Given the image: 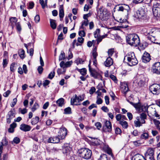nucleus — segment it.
I'll return each instance as SVG.
<instances>
[{"instance_id": "e2e57ef3", "label": "nucleus", "mask_w": 160, "mask_h": 160, "mask_svg": "<svg viewBox=\"0 0 160 160\" xmlns=\"http://www.w3.org/2000/svg\"><path fill=\"white\" fill-rule=\"evenodd\" d=\"M95 126H96L97 129L99 130L102 127V124L100 122H97L95 124Z\"/></svg>"}, {"instance_id": "864d4df0", "label": "nucleus", "mask_w": 160, "mask_h": 160, "mask_svg": "<svg viewBox=\"0 0 160 160\" xmlns=\"http://www.w3.org/2000/svg\"><path fill=\"white\" fill-rule=\"evenodd\" d=\"M109 57H110L113 54L114 52V50L112 49H111L108 50V52Z\"/></svg>"}, {"instance_id": "69168bd1", "label": "nucleus", "mask_w": 160, "mask_h": 160, "mask_svg": "<svg viewBox=\"0 0 160 160\" xmlns=\"http://www.w3.org/2000/svg\"><path fill=\"white\" fill-rule=\"evenodd\" d=\"M79 35L81 37H84L85 35V33L83 30H81L79 31Z\"/></svg>"}, {"instance_id": "f8f14e48", "label": "nucleus", "mask_w": 160, "mask_h": 160, "mask_svg": "<svg viewBox=\"0 0 160 160\" xmlns=\"http://www.w3.org/2000/svg\"><path fill=\"white\" fill-rule=\"evenodd\" d=\"M15 116V110L14 109H11L8 113L6 116V120L7 123L9 124L11 122V120Z\"/></svg>"}, {"instance_id": "aec40b11", "label": "nucleus", "mask_w": 160, "mask_h": 160, "mask_svg": "<svg viewBox=\"0 0 160 160\" xmlns=\"http://www.w3.org/2000/svg\"><path fill=\"white\" fill-rule=\"evenodd\" d=\"M20 129L23 131L28 132L30 130L31 127L28 125L23 123L21 125Z\"/></svg>"}, {"instance_id": "bb28decb", "label": "nucleus", "mask_w": 160, "mask_h": 160, "mask_svg": "<svg viewBox=\"0 0 160 160\" xmlns=\"http://www.w3.org/2000/svg\"><path fill=\"white\" fill-rule=\"evenodd\" d=\"M7 144V142L5 139H3L2 142H0V156L1 155L3 149V146L6 145Z\"/></svg>"}, {"instance_id": "c85d7f7f", "label": "nucleus", "mask_w": 160, "mask_h": 160, "mask_svg": "<svg viewBox=\"0 0 160 160\" xmlns=\"http://www.w3.org/2000/svg\"><path fill=\"white\" fill-rule=\"evenodd\" d=\"M50 26L52 29H54L56 28V21L54 20L50 19Z\"/></svg>"}, {"instance_id": "9d476101", "label": "nucleus", "mask_w": 160, "mask_h": 160, "mask_svg": "<svg viewBox=\"0 0 160 160\" xmlns=\"http://www.w3.org/2000/svg\"><path fill=\"white\" fill-rule=\"evenodd\" d=\"M115 8L118 11L126 12L127 15H128L130 13V8L128 5L124 4L122 5H118Z\"/></svg>"}, {"instance_id": "49530a36", "label": "nucleus", "mask_w": 160, "mask_h": 160, "mask_svg": "<svg viewBox=\"0 0 160 160\" xmlns=\"http://www.w3.org/2000/svg\"><path fill=\"white\" fill-rule=\"evenodd\" d=\"M38 108L39 105L37 103H35L31 108L32 111L33 112Z\"/></svg>"}, {"instance_id": "6e6d98bb", "label": "nucleus", "mask_w": 160, "mask_h": 160, "mask_svg": "<svg viewBox=\"0 0 160 160\" xmlns=\"http://www.w3.org/2000/svg\"><path fill=\"white\" fill-rule=\"evenodd\" d=\"M19 111L22 114H24L27 112V110L26 108H24L22 109L20 108L19 109Z\"/></svg>"}, {"instance_id": "f704fd0d", "label": "nucleus", "mask_w": 160, "mask_h": 160, "mask_svg": "<svg viewBox=\"0 0 160 160\" xmlns=\"http://www.w3.org/2000/svg\"><path fill=\"white\" fill-rule=\"evenodd\" d=\"M17 68V64L15 62L12 63L10 66V71L14 72Z\"/></svg>"}, {"instance_id": "f257e3e1", "label": "nucleus", "mask_w": 160, "mask_h": 160, "mask_svg": "<svg viewBox=\"0 0 160 160\" xmlns=\"http://www.w3.org/2000/svg\"><path fill=\"white\" fill-rule=\"evenodd\" d=\"M153 150L151 148L148 150L145 154V158L140 155L136 154L132 157V160H155L153 157Z\"/></svg>"}, {"instance_id": "473e14b6", "label": "nucleus", "mask_w": 160, "mask_h": 160, "mask_svg": "<svg viewBox=\"0 0 160 160\" xmlns=\"http://www.w3.org/2000/svg\"><path fill=\"white\" fill-rule=\"evenodd\" d=\"M103 149L109 155L112 154L111 149L108 146L105 145L103 148Z\"/></svg>"}, {"instance_id": "ddd939ff", "label": "nucleus", "mask_w": 160, "mask_h": 160, "mask_svg": "<svg viewBox=\"0 0 160 160\" xmlns=\"http://www.w3.org/2000/svg\"><path fill=\"white\" fill-rule=\"evenodd\" d=\"M147 112L150 114L154 116L157 118H158L160 116L159 115L156 111V110L155 108L154 107H152L150 106H148Z\"/></svg>"}, {"instance_id": "9b49d317", "label": "nucleus", "mask_w": 160, "mask_h": 160, "mask_svg": "<svg viewBox=\"0 0 160 160\" xmlns=\"http://www.w3.org/2000/svg\"><path fill=\"white\" fill-rule=\"evenodd\" d=\"M152 72L153 73L160 74V62H155L152 65Z\"/></svg>"}, {"instance_id": "de8ad7c7", "label": "nucleus", "mask_w": 160, "mask_h": 160, "mask_svg": "<svg viewBox=\"0 0 160 160\" xmlns=\"http://www.w3.org/2000/svg\"><path fill=\"white\" fill-rule=\"evenodd\" d=\"M64 113L66 114H69L71 113V108L68 107L64 109Z\"/></svg>"}, {"instance_id": "7ed1b4c3", "label": "nucleus", "mask_w": 160, "mask_h": 160, "mask_svg": "<svg viewBox=\"0 0 160 160\" xmlns=\"http://www.w3.org/2000/svg\"><path fill=\"white\" fill-rule=\"evenodd\" d=\"M124 59L127 60L128 64L131 66L136 65L138 61L133 52H129L124 57Z\"/></svg>"}, {"instance_id": "0e129e2a", "label": "nucleus", "mask_w": 160, "mask_h": 160, "mask_svg": "<svg viewBox=\"0 0 160 160\" xmlns=\"http://www.w3.org/2000/svg\"><path fill=\"white\" fill-rule=\"evenodd\" d=\"M136 146L138 147L140 145L141 143L139 140L132 142Z\"/></svg>"}, {"instance_id": "c756f323", "label": "nucleus", "mask_w": 160, "mask_h": 160, "mask_svg": "<svg viewBox=\"0 0 160 160\" xmlns=\"http://www.w3.org/2000/svg\"><path fill=\"white\" fill-rule=\"evenodd\" d=\"M153 122L157 129L158 130L160 131V122L155 119L153 120Z\"/></svg>"}, {"instance_id": "4468645a", "label": "nucleus", "mask_w": 160, "mask_h": 160, "mask_svg": "<svg viewBox=\"0 0 160 160\" xmlns=\"http://www.w3.org/2000/svg\"><path fill=\"white\" fill-rule=\"evenodd\" d=\"M82 101L81 96H77L76 94L71 100V103L72 105H78V103Z\"/></svg>"}, {"instance_id": "4c0bfd02", "label": "nucleus", "mask_w": 160, "mask_h": 160, "mask_svg": "<svg viewBox=\"0 0 160 160\" xmlns=\"http://www.w3.org/2000/svg\"><path fill=\"white\" fill-rule=\"evenodd\" d=\"M66 71V69L64 68H62V69L58 68L57 70V73L58 75H59L62 74H63Z\"/></svg>"}, {"instance_id": "79ce46f5", "label": "nucleus", "mask_w": 160, "mask_h": 160, "mask_svg": "<svg viewBox=\"0 0 160 160\" xmlns=\"http://www.w3.org/2000/svg\"><path fill=\"white\" fill-rule=\"evenodd\" d=\"M100 30L99 29H97L94 32V37L96 38H98L100 36Z\"/></svg>"}, {"instance_id": "a19ab883", "label": "nucleus", "mask_w": 160, "mask_h": 160, "mask_svg": "<svg viewBox=\"0 0 160 160\" xmlns=\"http://www.w3.org/2000/svg\"><path fill=\"white\" fill-rule=\"evenodd\" d=\"M9 20L12 25H13L14 24H16L17 21V19L15 17H12L10 18Z\"/></svg>"}, {"instance_id": "4be33fe9", "label": "nucleus", "mask_w": 160, "mask_h": 160, "mask_svg": "<svg viewBox=\"0 0 160 160\" xmlns=\"http://www.w3.org/2000/svg\"><path fill=\"white\" fill-rule=\"evenodd\" d=\"M113 63V60L111 57L108 58L104 62V64L106 67H108L111 66Z\"/></svg>"}, {"instance_id": "412c9836", "label": "nucleus", "mask_w": 160, "mask_h": 160, "mask_svg": "<svg viewBox=\"0 0 160 160\" xmlns=\"http://www.w3.org/2000/svg\"><path fill=\"white\" fill-rule=\"evenodd\" d=\"M72 61L67 62L65 63L64 61H62L60 63V66L61 68H64L66 69V68L70 67L72 63Z\"/></svg>"}, {"instance_id": "052dcab7", "label": "nucleus", "mask_w": 160, "mask_h": 160, "mask_svg": "<svg viewBox=\"0 0 160 160\" xmlns=\"http://www.w3.org/2000/svg\"><path fill=\"white\" fill-rule=\"evenodd\" d=\"M95 41L94 40H93L92 41H89L87 42V46L89 47H91L92 45L94 43H95Z\"/></svg>"}, {"instance_id": "6ab92c4d", "label": "nucleus", "mask_w": 160, "mask_h": 160, "mask_svg": "<svg viewBox=\"0 0 160 160\" xmlns=\"http://www.w3.org/2000/svg\"><path fill=\"white\" fill-rule=\"evenodd\" d=\"M121 89L122 92L125 95L127 92L129 90L127 84L125 83H122L121 85Z\"/></svg>"}, {"instance_id": "680f3d73", "label": "nucleus", "mask_w": 160, "mask_h": 160, "mask_svg": "<svg viewBox=\"0 0 160 160\" xmlns=\"http://www.w3.org/2000/svg\"><path fill=\"white\" fill-rule=\"evenodd\" d=\"M13 142L16 144H18L20 142V139L16 137L14 138Z\"/></svg>"}, {"instance_id": "0eeeda50", "label": "nucleus", "mask_w": 160, "mask_h": 160, "mask_svg": "<svg viewBox=\"0 0 160 160\" xmlns=\"http://www.w3.org/2000/svg\"><path fill=\"white\" fill-rule=\"evenodd\" d=\"M130 103L136 109V110L139 112H147L148 110V107L145 105L141 106L140 104L139 103H134L132 102H130Z\"/></svg>"}, {"instance_id": "774afa93", "label": "nucleus", "mask_w": 160, "mask_h": 160, "mask_svg": "<svg viewBox=\"0 0 160 160\" xmlns=\"http://www.w3.org/2000/svg\"><path fill=\"white\" fill-rule=\"evenodd\" d=\"M42 67V66H39L38 67L37 69L38 73L40 74L42 73L43 70V68Z\"/></svg>"}, {"instance_id": "39448f33", "label": "nucleus", "mask_w": 160, "mask_h": 160, "mask_svg": "<svg viewBox=\"0 0 160 160\" xmlns=\"http://www.w3.org/2000/svg\"><path fill=\"white\" fill-rule=\"evenodd\" d=\"M98 15L101 20L104 21L108 18L109 14L107 9L101 8L98 9Z\"/></svg>"}, {"instance_id": "e433bc0d", "label": "nucleus", "mask_w": 160, "mask_h": 160, "mask_svg": "<svg viewBox=\"0 0 160 160\" xmlns=\"http://www.w3.org/2000/svg\"><path fill=\"white\" fill-rule=\"evenodd\" d=\"M119 123L122 126V127L124 128H126L128 127V123L125 121H123L121 120L119 122Z\"/></svg>"}, {"instance_id": "c03bdc74", "label": "nucleus", "mask_w": 160, "mask_h": 160, "mask_svg": "<svg viewBox=\"0 0 160 160\" xmlns=\"http://www.w3.org/2000/svg\"><path fill=\"white\" fill-rule=\"evenodd\" d=\"M144 84V81L142 79L140 80L138 82V87H143Z\"/></svg>"}, {"instance_id": "13d9d810", "label": "nucleus", "mask_w": 160, "mask_h": 160, "mask_svg": "<svg viewBox=\"0 0 160 160\" xmlns=\"http://www.w3.org/2000/svg\"><path fill=\"white\" fill-rule=\"evenodd\" d=\"M84 62V61H83L81 58H78L75 61V62L77 65L79 64H82Z\"/></svg>"}, {"instance_id": "5fc2aeb1", "label": "nucleus", "mask_w": 160, "mask_h": 160, "mask_svg": "<svg viewBox=\"0 0 160 160\" xmlns=\"http://www.w3.org/2000/svg\"><path fill=\"white\" fill-rule=\"evenodd\" d=\"M8 60L6 59H3L2 62V65L4 68L6 67L8 64Z\"/></svg>"}, {"instance_id": "f03ea898", "label": "nucleus", "mask_w": 160, "mask_h": 160, "mask_svg": "<svg viewBox=\"0 0 160 160\" xmlns=\"http://www.w3.org/2000/svg\"><path fill=\"white\" fill-rule=\"evenodd\" d=\"M127 42L129 45L135 47L141 45L139 38L138 35L135 34H130L126 37Z\"/></svg>"}, {"instance_id": "37998d69", "label": "nucleus", "mask_w": 160, "mask_h": 160, "mask_svg": "<svg viewBox=\"0 0 160 160\" xmlns=\"http://www.w3.org/2000/svg\"><path fill=\"white\" fill-rule=\"evenodd\" d=\"M97 51V47H95L93 49L92 51V54L93 58H96L98 56V53L96 52Z\"/></svg>"}, {"instance_id": "338daca9", "label": "nucleus", "mask_w": 160, "mask_h": 160, "mask_svg": "<svg viewBox=\"0 0 160 160\" xmlns=\"http://www.w3.org/2000/svg\"><path fill=\"white\" fill-rule=\"evenodd\" d=\"M17 102V100L16 98H14L13 100V102L11 105V107H13L16 104Z\"/></svg>"}, {"instance_id": "bf43d9fd", "label": "nucleus", "mask_w": 160, "mask_h": 160, "mask_svg": "<svg viewBox=\"0 0 160 160\" xmlns=\"http://www.w3.org/2000/svg\"><path fill=\"white\" fill-rule=\"evenodd\" d=\"M97 100L96 101V103L98 104H100L102 103V100L101 98H100L98 96L97 97Z\"/></svg>"}, {"instance_id": "72a5a7b5", "label": "nucleus", "mask_w": 160, "mask_h": 160, "mask_svg": "<svg viewBox=\"0 0 160 160\" xmlns=\"http://www.w3.org/2000/svg\"><path fill=\"white\" fill-rule=\"evenodd\" d=\"M39 118L38 117L36 116L35 118H33L32 119L31 124L32 125H35L37 124L38 122Z\"/></svg>"}, {"instance_id": "7c9ffc66", "label": "nucleus", "mask_w": 160, "mask_h": 160, "mask_svg": "<svg viewBox=\"0 0 160 160\" xmlns=\"http://www.w3.org/2000/svg\"><path fill=\"white\" fill-rule=\"evenodd\" d=\"M64 99L62 98H60L57 101L56 103L59 107H62L64 104Z\"/></svg>"}, {"instance_id": "6e6552de", "label": "nucleus", "mask_w": 160, "mask_h": 160, "mask_svg": "<svg viewBox=\"0 0 160 160\" xmlns=\"http://www.w3.org/2000/svg\"><path fill=\"white\" fill-rule=\"evenodd\" d=\"M91 61L90 60L89 62L88 67L89 69V71L91 75L95 78L100 79L102 80V76L99 73L96 72L94 69H92V68H91Z\"/></svg>"}, {"instance_id": "3c124183", "label": "nucleus", "mask_w": 160, "mask_h": 160, "mask_svg": "<svg viewBox=\"0 0 160 160\" xmlns=\"http://www.w3.org/2000/svg\"><path fill=\"white\" fill-rule=\"evenodd\" d=\"M110 78L115 83H117V80L116 77L113 75H110L109 76Z\"/></svg>"}, {"instance_id": "dca6fc26", "label": "nucleus", "mask_w": 160, "mask_h": 160, "mask_svg": "<svg viewBox=\"0 0 160 160\" xmlns=\"http://www.w3.org/2000/svg\"><path fill=\"white\" fill-rule=\"evenodd\" d=\"M60 138L58 136L51 137L48 139L47 142L48 143H58L59 142Z\"/></svg>"}, {"instance_id": "ea45409f", "label": "nucleus", "mask_w": 160, "mask_h": 160, "mask_svg": "<svg viewBox=\"0 0 160 160\" xmlns=\"http://www.w3.org/2000/svg\"><path fill=\"white\" fill-rule=\"evenodd\" d=\"M78 71L83 76L86 75L87 73V70L85 68H83L81 69H78Z\"/></svg>"}, {"instance_id": "c9c22d12", "label": "nucleus", "mask_w": 160, "mask_h": 160, "mask_svg": "<svg viewBox=\"0 0 160 160\" xmlns=\"http://www.w3.org/2000/svg\"><path fill=\"white\" fill-rule=\"evenodd\" d=\"M149 137V135L148 132H144L140 136V138L142 139H147Z\"/></svg>"}, {"instance_id": "a18cd8bd", "label": "nucleus", "mask_w": 160, "mask_h": 160, "mask_svg": "<svg viewBox=\"0 0 160 160\" xmlns=\"http://www.w3.org/2000/svg\"><path fill=\"white\" fill-rule=\"evenodd\" d=\"M98 160H108L107 155L105 154H102Z\"/></svg>"}, {"instance_id": "4d7b16f0", "label": "nucleus", "mask_w": 160, "mask_h": 160, "mask_svg": "<svg viewBox=\"0 0 160 160\" xmlns=\"http://www.w3.org/2000/svg\"><path fill=\"white\" fill-rule=\"evenodd\" d=\"M40 18L39 15H37L34 17V20L36 23H38L40 21Z\"/></svg>"}, {"instance_id": "5701e85b", "label": "nucleus", "mask_w": 160, "mask_h": 160, "mask_svg": "<svg viewBox=\"0 0 160 160\" xmlns=\"http://www.w3.org/2000/svg\"><path fill=\"white\" fill-rule=\"evenodd\" d=\"M106 127L107 129V131L110 132L112 131V124L110 121L105 120L104 122Z\"/></svg>"}, {"instance_id": "a878e982", "label": "nucleus", "mask_w": 160, "mask_h": 160, "mask_svg": "<svg viewBox=\"0 0 160 160\" xmlns=\"http://www.w3.org/2000/svg\"><path fill=\"white\" fill-rule=\"evenodd\" d=\"M59 16L60 18V20H62L61 18H62L64 16V12L62 5H60L59 7Z\"/></svg>"}, {"instance_id": "8fccbe9b", "label": "nucleus", "mask_w": 160, "mask_h": 160, "mask_svg": "<svg viewBox=\"0 0 160 160\" xmlns=\"http://www.w3.org/2000/svg\"><path fill=\"white\" fill-rule=\"evenodd\" d=\"M55 74V72L54 71L53 72H51L48 76V78L50 79H52L54 76Z\"/></svg>"}, {"instance_id": "603ef678", "label": "nucleus", "mask_w": 160, "mask_h": 160, "mask_svg": "<svg viewBox=\"0 0 160 160\" xmlns=\"http://www.w3.org/2000/svg\"><path fill=\"white\" fill-rule=\"evenodd\" d=\"M39 3L41 5L42 8L43 9L44 8L46 7H47L45 4L43 0H39Z\"/></svg>"}, {"instance_id": "423d86ee", "label": "nucleus", "mask_w": 160, "mask_h": 160, "mask_svg": "<svg viewBox=\"0 0 160 160\" xmlns=\"http://www.w3.org/2000/svg\"><path fill=\"white\" fill-rule=\"evenodd\" d=\"M135 17L138 19L145 20L146 18L147 14L143 9L137 11L134 14Z\"/></svg>"}, {"instance_id": "cd10ccee", "label": "nucleus", "mask_w": 160, "mask_h": 160, "mask_svg": "<svg viewBox=\"0 0 160 160\" xmlns=\"http://www.w3.org/2000/svg\"><path fill=\"white\" fill-rule=\"evenodd\" d=\"M147 115L144 112H142L140 114V116L139 117L140 119H141V121H142V123H145V120L147 119Z\"/></svg>"}, {"instance_id": "09e8293b", "label": "nucleus", "mask_w": 160, "mask_h": 160, "mask_svg": "<svg viewBox=\"0 0 160 160\" xmlns=\"http://www.w3.org/2000/svg\"><path fill=\"white\" fill-rule=\"evenodd\" d=\"M16 27L17 30L18 31L20 32L22 28H21V26L19 23L17 22L16 23Z\"/></svg>"}, {"instance_id": "2f4dec72", "label": "nucleus", "mask_w": 160, "mask_h": 160, "mask_svg": "<svg viewBox=\"0 0 160 160\" xmlns=\"http://www.w3.org/2000/svg\"><path fill=\"white\" fill-rule=\"evenodd\" d=\"M18 53L21 58L23 59L25 58V52L24 50L20 49L18 51Z\"/></svg>"}, {"instance_id": "20e7f679", "label": "nucleus", "mask_w": 160, "mask_h": 160, "mask_svg": "<svg viewBox=\"0 0 160 160\" xmlns=\"http://www.w3.org/2000/svg\"><path fill=\"white\" fill-rule=\"evenodd\" d=\"M78 153L80 157L86 159H90L92 154L91 151L87 148H81L78 150Z\"/></svg>"}, {"instance_id": "a211bd4d", "label": "nucleus", "mask_w": 160, "mask_h": 160, "mask_svg": "<svg viewBox=\"0 0 160 160\" xmlns=\"http://www.w3.org/2000/svg\"><path fill=\"white\" fill-rule=\"evenodd\" d=\"M153 13L154 16L157 18H160V5L159 7H154L153 9Z\"/></svg>"}, {"instance_id": "f3484780", "label": "nucleus", "mask_w": 160, "mask_h": 160, "mask_svg": "<svg viewBox=\"0 0 160 160\" xmlns=\"http://www.w3.org/2000/svg\"><path fill=\"white\" fill-rule=\"evenodd\" d=\"M142 62L145 63L149 62L151 60L149 54L146 52H144L142 57Z\"/></svg>"}, {"instance_id": "2eb2a0df", "label": "nucleus", "mask_w": 160, "mask_h": 160, "mask_svg": "<svg viewBox=\"0 0 160 160\" xmlns=\"http://www.w3.org/2000/svg\"><path fill=\"white\" fill-rule=\"evenodd\" d=\"M58 133V137L60 138L61 139H64L67 135V129L64 127H61L60 128Z\"/></svg>"}, {"instance_id": "b1692460", "label": "nucleus", "mask_w": 160, "mask_h": 160, "mask_svg": "<svg viewBox=\"0 0 160 160\" xmlns=\"http://www.w3.org/2000/svg\"><path fill=\"white\" fill-rule=\"evenodd\" d=\"M63 153L66 156L70 155L71 152V148L69 147H65L62 149Z\"/></svg>"}, {"instance_id": "58836bf2", "label": "nucleus", "mask_w": 160, "mask_h": 160, "mask_svg": "<svg viewBox=\"0 0 160 160\" xmlns=\"http://www.w3.org/2000/svg\"><path fill=\"white\" fill-rule=\"evenodd\" d=\"M65 53L63 51H62L61 52L59 56V61H61L62 60H64L65 58Z\"/></svg>"}, {"instance_id": "393cba45", "label": "nucleus", "mask_w": 160, "mask_h": 160, "mask_svg": "<svg viewBox=\"0 0 160 160\" xmlns=\"http://www.w3.org/2000/svg\"><path fill=\"white\" fill-rule=\"evenodd\" d=\"M134 126L136 127H140L142 126V121H140V118L139 117H137L136 118V120L134 121Z\"/></svg>"}, {"instance_id": "1a4fd4ad", "label": "nucleus", "mask_w": 160, "mask_h": 160, "mask_svg": "<svg viewBox=\"0 0 160 160\" xmlns=\"http://www.w3.org/2000/svg\"><path fill=\"white\" fill-rule=\"evenodd\" d=\"M149 88L153 94L158 95L160 93V85L159 84H153L150 86Z\"/></svg>"}]
</instances>
